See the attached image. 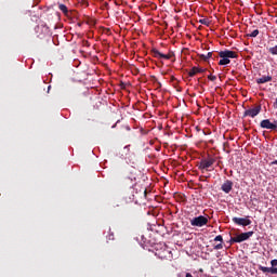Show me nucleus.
Returning <instances> with one entry per match:
<instances>
[{
    "label": "nucleus",
    "instance_id": "4be33fe9",
    "mask_svg": "<svg viewBox=\"0 0 277 277\" xmlns=\"http://www.w3.org/2000/svg\"><path fill=\"white\" fill-rule=\"evenodd\" d=\"M108 239L109 241H114V234L111 233V229H109Z\"/></svg>",
    "mask_w": 277,
    "mask_h": 277
},
{
    "label": "nucleus",
    "instance_id": "a878e982",
    "mask_svg": "<svg viewBox=\"0 0 277 277\" xmlns=\"http://www.w3.org/2000/svg\"><path fill=\"white\" fill-rule=\"evenodd\" d=\"M144 194L146 195V189H144Z\"/></svg>",
    "mask_w": 277,
    "mask_h": 277
},
{
    "label": "nucleus",
    "instance_id": "39448f33",
    "mask_svg": "<svg viewBox=\"0 0 277 277\" xmlns=\"http://www.w3.org/2000/svg\"><path fill=\"white\" fill-rule=\"evenodd\" d=\"M272 267L259 266L260 272L263 274H277V259L271 261Z\"/></svg>",
    "mask_w": 277,
    "mask_h": 277
},
{
    "label": "nucleus",
    "instance_id": "6e6552de",
    "mask_svg": "<svg viewBox=\"0 0 277 277\" xmlns=\"http://www.w3.org/2000/svg\"><path fill=\"white\" fill-rule=\"evenodd\" d=\"M232 222H234V224H236L237 226H250V224H252V221L247 217H237L234 216L232 219Z\"/></svg>",
    "mask_w": 277,
    "mask_h": 277
},
{
    "label": "nucleus",
    "instance_id": "393cba45",
    "mask_svg": "<svg viewBox=\"0 0 277 277\" xmlns=\"http://www.w3.org/2000/svg\"><path fill=\"white\" fill-rule=\"evenodd\" d=\"M272 163L273 166H277V160H274Z\"/></svg>",
    "mask_w": 277,
    "mask_h": 277
},
{
    "label": "nucleus",
    "instance_id": "ddd939ff",
    "mask_svg": "<svg viewBox=\"0 0 277 277\" xmlns=\"http://www.w3.org/2000/svg\"><path fill=\"white\" fill-rule=\"evenodd\" d=\"M205 72L203 68L200 67H193L189 71H188V77H196V75L198 74H202Z\"/></svg>",
    "mask_w": 277,
    "mask_h": 277
},
{
    "label": "nucleus",
    "instance_id": "0eeeda50",
    "mask_svg": "<svg viewBox=\"0 0 277 277\" xmlns=\"http://www.w3.org/2000/svg\"><path fill=\"white\" fill-rule=\"evenodd\" d=\"M261 105H258L254 108L247 109L243 113V118H247V116H249V118H256V116L261 114Z\"/></svg>",
    "mask_w": 277,
    "mask_h": 277
},
{
    "label": "nucleus",
    "instance_id": "7ed1b4c3",
    "mask_svg": "<svg viewBox=\"0 0 277 277\" xmlns=\"http://www.w3.org/2000/svg\"><path fill=\"white\" fill-rule=\"evenodd\" d=\"M213 163H215V158L213 157H209L207 159H202L199 164H198V169L201 170V172H211V170L209 168H211L213 166Z\"/></svg>",
    "mask_w": 277,
    "mask_h": 277
},
{
    "label": "nucleus",
    "instance_id": "aec40b11",
    "mask_svg": "<svg viewBox=\"0 0 277 277\" xmlns=\"http://www.w3.org/2000/svg\"><path fill=\"white\" fill-rule=\"evenodd\" d=\"M214 241H220V243H224V237H222V235H219L214 238Z\"/></svg>",
    "mask_w": 277,
    "mask_h": 277
},
{
    "label": "nucleus",
    "instance_id": "b1692460",
    "mask_svg": "<svg viewBox=\"0 0 277 277\" xmlns=\"http://www.w3.org/2000/svg\"><path fill=\"white\" fill-rule=\"evenodd\" d=\"M186 277H194L190 273H186Z\"/></svg>",
    "mask_w": 277,
    "mask_h": 277
},
{
    "label": "nucleus",
    "instance_id": "bb28decb",
    "mask_svg": "<svg viewBox=\"0 0 277 277\" xmlns=\"http://www.w3.org/2000/svg\"><path fill=\"white\" fill-rule=\"evenodd\" d=\"M116 207H120V205L117 203Z\"/></svg>",
    "mask_w": 277,
    "mask_h": 277
},
{
    "label": "nucleus",
    "instance_id": "dca6fc26",
    "mask_svg": "<svg viewBox=\"0 0 277 277\" xmlns=\"http://www.w3.org/2000/svg\"><path fill=\"white\" fill-rule=\"evenodd\" d=\"M200 25H206V27H209L211 25V21L209 18H202L199 19Z\"/></svg>",
    "mask_w": 277,
    "mask_h": 277
},
{
    "label": "nucleus",
    "instance_id": "f3484780",
    "mask_svg": "<svg viewBox=\"0 0 277 277\" xmlns=\"http://www.w3.org/2000/svg\"><path fill=\"white\" fill-rule=\"evenodd\" d=\"M268 53H271V55H277V45L269 48Z\"/></svg>",
    "mask_w": 277,
    "mask_h": 277
},
{
    "label": "nucleus",
    "instance_id": "1a4fd4ad",
    "mask_svg": "<svg viewBox=\"0 0 277 277\" xmlns=\"http://www.w3.org/2000/svg\"><path fill=\"white\" fill-rule=\"evenodd\" d=\"M122 185L123 187H129L130 189L135 187L136 185V179L135 176H127V177H123L122 180Z\"/></svg>",
    "mask_w": 277,
    "mask_h": 277
},
{
    "label": "nucleus",
    "instance_id": "5701e85b",
    "mask_svg": "<svg viewBox=\"0 0 277 277\" xmlns=\"http://www.w3.org/2000/svg\"><path fill=\"white\" fill-rule=\"evenodd\" d=\"M133 198H134V195H132L131 197H129L130 202H133Z\"/></svg>",
    "mask_w": 277,
    "mask_h": 277
},
{
    "label": "nucleus",
    "instance_id": "f03ea898",
    "mask_svg": "<svg viewBox=\"0 0 277 277\" xmlns=\"http://www.w3.org/2000/svg\"><path fill=\"white\" fill-rule=\"evenodd\" d=\"M252 235H254V232L241 233L235 237H232L229 243L230 246H233V243H241L243 241H248V239L252 237Z\"/></svg>",
    "mask_w": 277,
    "mask_h": 277
},
{
    "label": "nucleus",
    "instance_id": "2eb2a0df",
    "mask_svg": "<svg viewBox=\"0 0 277 277\" xmlns=\"http://www.w3.org/2000/svg\"><path fill=\"white\" fill-rule=\"evenodd\" d=\"M199 57L200 60H203V62H208L209 60H211V57H213V52H208V55L200 54Z\"/></svg>",
    "mask_w": 277,
    "mask_h": 277
},
{
    "label": "nucleus",
    "instance_id": "a211bd4d",
    "mask_svg": "<svg viewBox=\"0 0 277 277\" xmlns=\"http://www.w3.org/2000/svg\"><path fill=\"white\" fill-rule=\"evenodd\" d=\"M247 36H249V38H256V36H259V29L253 30L251 34Z\"/></svg>",
    "mask_w": 277,
    "mask_h": 277
},
{
    "label": "nucleus",
    "instance_id": "9d476101",
    "mask_svg": "<svg viewBox=\"0 0 277 277\" xmlns=\"http://www.w3.org/2000/svg\"><path fill=\"white\" fill-rule=\"evenodd\" d=\"M221 189H222V192H224V194H230V192H233V181L226 180L222 184Z\"/></svg>",
    "mask_w": 277,
    "mask_h": 277
},
{
    "label": "nucleus",
    "instance_id": "f8f14e48",
    "mask_svg": "<svg viewBox=\"0 0 277 277\" xmlns=\"http://www.w3.org/2000/svg\"><path fill=\"white\" fill-rule=\"evenodd\" d=\"M58 10H61V12H63V14L67 18H70V16H72V11H68V6H66L65 4H58Z\"/></svg>",
    "mask_w": 277,
    "mask_h": 277
},
{
    "label": "nucleus",
    "instance_id": "9b49d317",
    "mask_svg": "<svg viewBox=\"0 0 277 277\" xmlns=\"http://www.w3.org/2000/svg\"><path fill=\"white\" fill-rule=\"evenodd\" d=\"M261 129H271L272 131H275L274 123L269 121V119H264L260 123Z\"/></svg>",
    "mask_w": 277,
    "mask_h": 277
},
{
    "label": "nucleus",
    "instance_id": "20e7f679",
    "mask_svg": "<svg viewBox=\"0 0 277 277\" xmlns=\"http://www.w3.org/2000/svg\"><path fill=\"white\" fill-rule=\"evenodd\" d=\"M208 224H209V219L203 215H199L190 220V225L197 226L198 228H202V226H207Z\"/></svg>",
    "mask_w": 277,
    "mask_h": 277
},
{
    "label": "nucleus",
    "instance_id": "412c9836",
    "mask_svg": "<svg viewBox=\"0 0 277 277\" xmlns=\"http://www.w3.org/2000/svg\"><path fill=\"white\" fill-rule=\"evenodd\" d=\"M208 79H209V81H216L217 77L210 75V76H208Z\"/></svg>",
    "mask_w": 277,
    "mask_h": 277
},
{
    "label": "nucleus",
    "instance_id": "423d86ee",
    "mask_svg": "<svg viewBox=\"0 0 277 277\" xmlns=\"http://www.w3.org/2000/svg\"><path fill=\"white\" fill-rule=\"evenodd\" d=\"M151 53L154 57H156L157 60H172V57H174V52H169L168 54H163L159 52V50L153 49Z\"/></svg>",
    "mask_w": 277,
    "mask_h": 277
},
{
    "label": "nucleus",
    "instance_id": "f257e3e1",
    "mask_svg": "<svg viewBox=\"0 0 277 277\" xmlns=\"http://www.w3.org/2000/svg\"><path fill=\"white\" fill-rule=\"evenodd\" d=\"M219 57H221L219 66H228V64H230V60H237L239 54L235 51L224 50L219 52Z\"/></svg>",
    "mask_w": 277,
    "mask_h": 277
},
{
    "label": "nucleus",
    "instance_id": "4468645a",
    "mask_svg": "<svg viewBox=\"0 0 277 277\" xmlns=\"http://www.w3.org/2000/svg\"><path fill=\"white\" fill-rule=\"evenodd\" d=\"M255 81L259 85L263 83H269V81H272V76H262L261 78H258Z\"/></svg>",
    "mask_w": 277,
    "mask_h": 277
},
{
    "label": "nucleus",
    "instance_id": "6ab92c4d",
    "mask_svg": "<svg viewBox=\"0 0 277 277\" xmlns=\"http://www.w3.org/2000/svg\"><path fill=\"white\" fill-rule=\"evenodd\" d=\"M214 250H223L224 249V242H220L213 247Z\"/></svg>",
    "mask_w": 277,
    "mask_h": 277
}]
</instances>
